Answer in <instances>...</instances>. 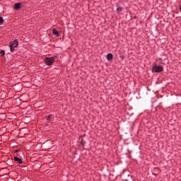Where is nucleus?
Here are the masks:
<instances>
[{"mask_svg":"<svg viewBox=\"0 0 181 181\" xmlns=\"http://www.w3.org/2000/svg\"><path fill=\"white\" fill-rule=\"evenodd\" d=\"M56 61V57H46L45 62L47 66H52L53 63Z\"/></svg>","mask_w":181,"mask_h":181,"instance_id":"nucleus-1","label":"nucleus"},{"mask_svg":"<svg viewBox=\"0 0 181 181\" xmlns=\"http://www.w3.org/2000/svg\"><path fill=\"white\" fill-rule=\"evenodd\" d=\"M52 33L54 36H56V37H59V36H60V32L56 29L52 30Z\"/></svg>","mask_w":181,"mask_h":181,"instance_id":"nucleus-5","label":"nucleus"},{"mask_svg":"<svg viewBox=\"0 0 181 181\" xmlns=\"http://www.w3.org/2000/svg\"><path fill=\"white\" fill-rule=\"evenodd\" d=\"M160 71H163V66L156 65L153 66L152 72L153 73H160Z\"/></svg>","mask_w":181,"mask_h":181,"instance_id":"nucleus-2","label":"nucleus"},{"mask_svg":"<svg viewBox=\"0 0 181 181\" xmlns=\"http://www.w3.org/2000/svg\"><path fill=\"white\" fill-rule=\"evenodd\" d=\"M10 46L13 47H18V46H19V42L18 41V40H15L10 43Z\"/></svg>","mask_w":181,"mask_h":181,"instance_id":"nucleus-3","label":"nucleus"},{"mask_svg":"<svg viewBox=\"0 0 181 181\" xmlns=\"http://www.w3.org/2000/svg\"><path fill=\"white\" fill-rule=\"evenodd\" d=\"M47 121H52V115H49L48 116H47Z\"/></svg>","mask_w":181,"mask_h":181,"instance_id":"nucleus-8","label":"nucleus"},{"mask_svg":"<svg viewBox=\"0 0 181 181\" xmlns=\"http://www.w3.org/2000/svg\"><path fill=\"white\" fill-rule=\"evenodd\" d=\"M117 12H121V11H122V7H118L117 8Z\"/></svg>","mask_w":181,"mask_h":181,"instance_id":"nucleus-10","label":"nucleus"},{"mask_svg":"<svg viewBox=\"0 0 181 181\" xmlns=\"http://www.w3.org/2000/svg\"><path fill=\"white\" fill-rule=\"evenodd\" d=\"M1 54L4 56V55L5 54V51L1 50Z\"/></svg>","mask_w":181,"mask_h":181,"instance_id":"nucleus-12","label":"nucleus"},{"mask_svg":"<svg viewBox=\"0 0 181 181\" xmlns=\"http://www.w3.org/2000/svg\"><path fill=\"white\" fill-rule=\"evenodd\" d=\"M0 23H4V18L0 17Z\"/></svg>","mask_w":181,"mask_h":181,"instance_id":"nucleus-11","label":"nucleus"},{"mask_svg":"<svg viewBox=\"0 0 181 181\" xmlns=\"http://www.w3.org/2000/svg\"><path fill=\"white\" fill-rule=\"evenodd\" d=\"M10 50H11V52H14L15 51V47H12L11 45H10Z\"/></svg>","mask_w":181,"mask_h":181,"instance_id":"nucleus-9","label":"nucleus"},{"mask_svg":"<svg viewBox=\"0 0 181 181\" xmlns=\"http://www.w3.org/2000/svg\"><path fill=\"white\" fill-rule=\"evenodd\" d=\"M21 5L22 4L21 3L15 4V5L13 6L14 11H18V9H21Z\"/></svg>","mask_w":181,"mask_h":181,"instance_id":"nucleus-4","label":"nucleus"},{"mask_svg":"<svg viewBox=\"0 0 181 181\" xmlns=\"http://www.w3.org/2000/svg\"><path fill=\"white\" fill-rule=\"evenodd\" d=\"M14 160L16 162H18V163H20V165H22L23 162H22V159L18 158V157H14Z\"/></svg>","mask_w":181,"mask_h":181,"instance_id":"nucleus-6","label":"nucleus"},{"mask_svg":"<svg viewBox=\"0 0 181 181\" xmlns=\"http://www.w3.org/2000/svg\"><path fill=\"white\" fill-rule=\"evenodd\" d=\"M107 59L108 62H111L112 59H114V56L112 55V54H108L107 56Z\"/></svg>","mask_w":181,"mask_h":181,"instance_id":"nucleus-7","label":"nucleus"}]
</instances>
